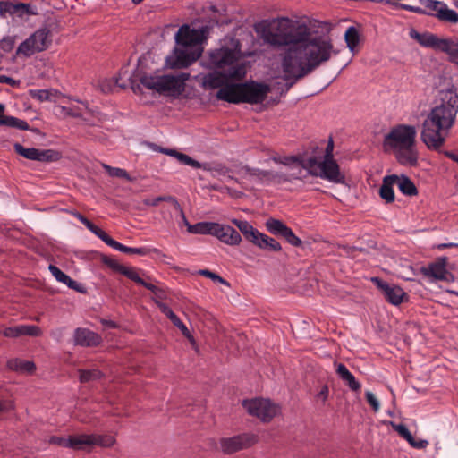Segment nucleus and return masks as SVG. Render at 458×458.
<instances>
[{
	"instance_id": "28",
	"label": "nucleus",
	"mask_w": 458,
	"mask_h": 458,
	"mask_svg": "<svg viewBox=\"0 0 458 458\" xmlns=\"http://www.w3.org/2000/svg\"><path fill=\"white\" fill-rule=\"evenodd\" d=\"M7 367L11 370L28 374H31L36 369L34 362L18 358L9 360L7 361Z\"/></svg>"
},
{
	"instance_id": "37",
	"label": "nucleus",
	"mask_w": 458,
	"mask_h": 458,
	"mask_svg": "<svg viewBox=\"0 0 458 458\" xmlns=\"http://www.w3.org/2000/svg\"><path fill=\"white\" fill-rule=\"evenodd\" d=\"M3 125L12 127V128H16V129L22 130V131L30 130V125L26 121L18 119L13 116H5L4 115V119L0 122V126H3Z\"/></svg>"
},
{
	"instance_id": "41",
	"label": "nucleus",
	"mask_w": 458,
	"mask_h": 458,
	"mask_svg": "<svg viewBox=\"0 0 458 458\" xmlns=\"http://www.w3.org/2000/svg\"><path fill=\"white\" fill-rule=\"evenodd\" d=\"M275 163L283 164L284 165L291 168L292 166L298 165L302 158L295 156L290 157H275L272 158Z\"/></svg>"
},
{
	"instance_id": "9",
	"label": "nucleus",
	"mask_w": 458,
	"mask_h": 458,
	"mask_svg": "<svg viewBox=\"0 0 458 458\" xmlns=\"http://www.w3.org/2000/svg\"><path fill=\"white\" fill-rule=\"evenodd\" d=\"M303 165L307 168L309 174L320 177L333 183L344 184V174L335 159H324L318 161L316 157H308Z\"/></svg>"
},
{
	"instance_id": "17",
	"label": "nucleus",
	"mask_w": 458,
	"mask_h": 458,
	"mask_svg": "<svg viewBox=\"0 0 458 458\" xmlns=\"http://www.w3.org/2000/svg\"><path fill=\"white\" fill-rule=\"evenodd\" d=\"M372 281L376 284L377 287L382 292L385 299L393 305L401 304L405 298L406 293L403 290L395 284H390L378 277L372 278Z\"/></svg>"
},
{
	"instance_id": "35",
	"label": "nucleus",
	"mask_w": 458,
	"mask_h": 458,
	"mask_svg": "<svg viewBox=\"0 0 458 458\" xmlns=\"http://www.w3.org/2000/svg\"><path fill=\"white\" fill-rule=\"evenodd\" d=\"M216 223L214 222H199L193 225H189V233L194 234H209L213 235Z\"/></svg>"
},
{
	"instance_id": "20",
	"label": "nucleus",
	"mask_w": 458,
	"mask_h": 458,
	"mask_svg": "<svg viewBox=\"0 0 458 458\" xmlns=\"http://www.w3.org/2000/svg\"><path fill=\"white\" fill-rule=\"evenodd\" d=\"M73 339L76 345L82 347H95L100 344L102 341V338L98 334L82 327L75 329Z\"/></svg>"
},
{
	"instance_id": "50",
	"label": "nucleus",
	"mask_w": 458,
	"mask_h": 458,
	"mask_svg": "<svg viewBox=\"0 0 458 458\" xmlns=\"http://www.w3.org/2000/svg\"><path fill=\"white\" fill-rule=\"evenodd\" d=\"M49 271L51 272L52 276L60 283L65 282L67 279L68 275L64 273L60 268L54 265L49 266Z\"/></svg>"
},
{
	"instance_id": "43",
	"label": "nucleus",
	"mask_w": 458,
	"mask_h": 458,
	"mask_svg": "<svg viewBox=\"0 0 458 458\" xmlns=\"http://www.w3.org/2000/svg\"><path fill=\"white\" fill-rule=\"evenodd\" d=\"M103 167L105 168V170L108 173V174L112 177H117V178H124L128 181L131 180L128 173L122 169V168H118V167H112L108 165H103Z\"/></svg>"
},
{
	"instance_id": "3",
	"label": "nucleus",
	"mask_w": 458,
	"mask_h": 458,
	"mask_svg": "<svg viewBox=\"0 0 458 458\" xmlns=\"http://www.w3.org/2000/svg\"><path fill=\"white\" fill-rule=\"evenodd\" d=\"M417 131L412 125L399 124L393 127L385 136L383 147L392 151L396 160L403 165L415 166L419 154L415 148Z\"/></svg>"
},
{
	"instance_id": "54",
	"label": "nucleus",
	"mask_w": 458,
	"mask_h": 458,
	"mask_svg": "<svg viewBox=\"0 0 458 458\" xmlns=\"http://www.w3.org/2000/svg\"><path fill=\"white\" fill-rule=\"evenodd\" d=\"M63 284H66L70 289L76 290L77 292L80 293L83 292V290L80 287L78 283L72 280L69 276H67L65 282H63Z\"/></svg>"
},
{
	"instance_id": "47",
	"label": "nucleus",
	"mask_w": 458,
	"mask_h": 458,
	"mask_svg": "<svg viewBox=\"0 0 458 458\" xmlns=\"http://www.w3.org/2000/svg\"><path fill=\"white\" fill-rule=\"evenodd\" d=\"M15 44V38L7 36L0 40V50L4 53H9L13 50Z\"/></svg>"
},
{
	"instance_id": "60",
	"label": "nucleus",
	"mask_w": 458,
	"mask_h": 458,
	"mask_svg": "<svg viewBox=\"0 0 458 458\" xmlns=\"http://www.w3.org/2000/svg\"><path fill=\"white\" fill-rule=\"evenodd\" d=\"M13 408L12 403L8 402L0 401V413L7 411Z\"/></svg>"
},
{
	"instance_id": "14",
	"label": "nucleus",
	"mask_w": 458,
	"mask_h": 458,
	"mask_svg": "<svg viewBox=\"0 0 458 458\" xmlns=\"http://www.w3.org/2000/svg\"><path fill=\"white\" fill-rule=\"evenodd\" d=\"M23 18L25 16L37 15V8L30 4L19 3L13 1H0V16L5 18L6 15Z\"/></svg>"
},
{
	"instance_id": "21",
	"label": "nucleus",
	"mask_w": 458,
	"mask_h": 458,
	"mask_svg": "<svg viewBox=\"0 0 458 458\" xmlns=\"http://www.w3.org/2000/svg\"><path fill=\"white\" fill-rule=\"evenodd\" d=\"M41 334V329L34 325H18L3 330V335L6 337H19L21 335L38 336Z\"/></svg>"
},
{
	"instance_id": "34",
	"label": "nucleus",
	"mask_w": 458,
	"mask_h": 458,
	"mask_svg": "<svg viewBox=\"0 0 458 458\" xmlns=\"http://www.w3.org/2000/svg\"><path fill=\"white\" fill-rule=\"evenodd\" d=\"M439 21H448L451 23L458 22V13L449 9L446 4H443L441 9L437 10V13H433Z\"/></svg>"
},
{
	"instance_id": "46",
	"label": "nucleus",
	"mask_w": 458,
	"mask_h": 458,
	"mask_svg": "<svg viewBox=\"0 0 458 458\" xmlns=\"http://www.w3.org/2000/svg\"><path fill=\"white\" fill-rule=\"evenodd\" d=\"M102 261L105 265H106L108 267L112 268L114 271L122 273L124 266L120 264L117 260L113 259L112 257L104 256L102 259Z\"/></svg>"
},
{
	"instance_id": "6",
	"label": "nucleus",
	"mask_w": 458,
	"mask_h": 458,
	"mask_svg": "<svg viewBox=\"0 0 458 458\" xmlns=\"http://www.w3.org/2000/svg\"><path fill=\"white\" fill-rule=\"evenodd\" d=\"M270 92V87L264 83L249 81L234 85H227L216 94L219 100L229 103L259 104L265 100Z\"/></svg>"
},
{
	"instance_id": "29",
	"label": "nucleus",
	"mask_w": 458,
	"mask_h": 458,
	"mask_svg": "<svg viewBox=\"0 0 458 458\" xmlns=\"http://www.w3.org/2000/svg\"><path fill=\"white\" fill-rule=\"evenodd\" d=\"M260 249H265L270 251H279L281 250L280 243L274 238H271L262 233L258 234V240L253 242Z\"/></svg>"
},
{
	"instance_id": "5",
	"label": "nucleus",
	"mask_w": 458,
	"mask_h": 458,
	"mask_svg": "<svg viewBox=\"0 0 458 458\" xmlns=\"http://www.w3.org/2000/svg\"><path fill=\"white\" fill-rule=\"evenodd\" d=\"M208 66L228 74L237 81L242 80L247 72L245 63L241 58L240 43L232 39L231 47L222 46L208 55Z\"/></svg>"
},
{
	"instance_id": "59",
	"label": "nucleus",
	"mask_w": 458,
	"mask_h": 458,
	"mask_svg": "<svg viewBox=\"0 0 458 458\" xmlns=\"http://www.w3.org/2000/svg\"><path fill=\"white\" fill-rule=\"evenodd\" d=\"M2 83L8 84L10 86H16L17 81L11 77L2 75Z\"/></svg>"
},
{
	"instance_id": "19",
	"label": "nucleus",
	"mask_w": 458,
	"mask_h": 458,
	"mask_svg": "<svg viewBox=\"0 0 458 458\" xmlns=\"http://www.w3.org/2000/svg\"><path fill=\"white\" fill-rule=\"evenodd\" d=\"M213 236H216L222 242L234 246L242 242L241 234L232 226L216 223Z\"/></svg>"
},
{
	"instance_id": "18",
	"label": "nucleus",
	"mask_w": 458,
	"mask_h": 458,
	"mask_svg": "<svg viewBox=\"0 0 458 458\" xmlns=\"http://www.w3.org/2000/svg\"><path fill=\"white\" fill-rule=\"evenodd\" d=\"M231 81L237 80L233 79V77H230L228 74L223 72L213 70V72L207 73L203 77L202 85L206 89H221L227 85H234L233 83H229Z\"/></svg>"
},
{
	"instance_id": "32",
	"label": "nucleus",
	"mask_w": 458,
	"mask_h": 458,
	"mask_svg": "<svg viewBox=\"0 0 458 458\" xmlns=\"http://www.w3.org/2000/svg\"><path fill=\"white\" fill-rule=\"evenodd\" d=\"M246 174L250 176H256L262 181L276 182L278 173L273 171L261 170L259 168L245 167Z\"/></svg>"
},
{
	"instance_id": "24",
	"label": "nucleus",
	"mask_w": 458,
	"mask_h": 458,
	"mask_svg": "<svg viewBox=\"0 0 458 458\" xmlns=\"http://www.w3.org/2000/svg\"><path fill=\"white\" fill-rule=\"evenodd\" d=\"M395 180H398V175L396 174L387 175L383 179L382 185L379 189V196L386 203H392L394 200V191L393 186L394 185Z\"/></svg>"
},
{
	"instance_id": "57",
	"label": "nucleus",
	"mask_w": 458,
	"mask_h": 458,
	"mask_svg": "<svg viewBox=\"0 0 458 458\" xmlns=\"http://www.w3.org/2000/svg\"><path fill=\"white\" fill-rule=\"evenodd\" d=\"M329 394V389L327 385L323 386L320 391L318 393V398H321L323 401H326Z\"/></svg>"
},
{
	"instance_id": "1",
	"label": "nucleus",
	"mask_w": 458,
	"mask_h": 458,
	"mask_svg": "<svg viewBox=\"0 0 458 458\" xmlns=\"http://www.w3.org/2000/svg\"><path fill=\"white\" fill-rule=\"evenodd\" d=\"M255 30L265 44L284 50L282 68L286 79L293 80L290 86L338 53L329 38L315 35L305 23L287 18L263 21Z\"/></svg>"
},
{
	"instance_id": "31",
	"label": "nucleus",
	"mask_w": 458,
	"mask_h": 458,
	"mask_svg": "<svg viewBox=\"0 0 458 458\" xmlns=\"http://www.w3.org/2000/svg\"><path fill=\"white\" fill-rule=\"evenodd\" d=\"M74 217H76L81 224H83L92 233L105 242V239L107 237V233L94 225L91 221H89L86 216L81 215L79 212L73 213Z\"/></svg>"
},
{
	"instance_id": "26",
	"label": "nucleus",
	"mask_w": 458,
	"mask_h": 458,
	"mask_svg": "<svg viewBox=\"0 0 458 458\" xmlns=\"http://www.w3.org/2000/svg\"><path fill=\"white\" fill-rule=\"evenodd\" d=\"M232 223L237 226L243 236L250 242H254L258 240V234L259 232L255 229L248 221L233 219Z\"/></svg>"
},
{
	"instance_id": "56",
	"label": "nucleus",
	"mask_w": 458,
	"mask_h": 458,
	"mask_svg": "<svg viewBox=\"0 0 458 458\" xmlns=\"http://www.w3.org/2000/svg\"><path fill=\"white\" fill-rule=\"evenodd\" d=\"M200 273H201V275H203L208 278H211L213 280H218L221 283H225V280L222 277H220L218 275H216L209 270H202Z\"/></svg>"
},
{
	"instance_id": "22",
	"label": "nucleus",
	"mask_w": 458,
	"mask_h": 458,
	"mask_svg": "<svg viewBox=\"0 0 458 458\" xmlns=\"http://www.w3.org/2000/svg\"><path fill=\"white\" fill-rule=\"evenodd\" d=\"M335 372L340 379L347 386L351 391L359 393L361 389V384L355 378L353 374L343 363H335Z\"/></svg>"
},
{
	"instance_id": "38",
	"label": "nucleus",
	"mask_w": 458,
	"mask_h": 458,
	"mask_svg": "<svg viewBox=\"0 0 458 458\" xmlns=\"http://www.w3.org/2000/svg\"><path fill=\"white\" fill-rule=\"evenodd\" d=\"M344 39L349 49L354 52L360 42L358 30L354 27H349L344 33Z\"/></svg>"
},
{
	"instance_id": "2",
	"label": "nucleus",
	"mask_w": 458,
	"mask_h": 458,
	"mask_svg": "<svg viewBox=\"0 0 458 458\" xmlns=\"http://www.w3.org/2000/svg\"><path fill=\"white\" fill-rule=\"evenodd\" d=\"M458 113V94L446 91L441 98V103L436 106L423 122L421 140L430 149H438L443 146L450 129L455 122Z\"/></svg>"
},
{
	"instance_id": "48",
	"label": "nucleus",
	"mask_w": 458,
	"mask_h": 458,
	"mask_svg": "<svg viewBox=\"0 0 458 458\" xmlns=\"http://www.w3.org/2000/svg\"><path fill=\"white\" fill-rule=\"evenodd\" d=\"M145 287L147 289L150 290L154 293L155 301H156L157 304V301H161L162 300H165L166 298V293L163 289H161L150 283H148V284H146Z\"/></svg>"
},
{
	"instance_id": "25",
	"label": "nucleus",
	"mask_w": 458,
	"mask_h": 458,
	"mask_svg": "<svg viewBox=\"0 0 458 458\" xmlns=\"http://www.w3.org/2000/svg\"><path fill=\"white\" fill-rule=\"evenodd\" d=\"M307 158L305 159H301V161L300 163H298V165H295L293 166H292L290 168L291 172L290 173H282V172H277L278 173V176H277V179H276V182H290L293 179H302L305 177V175H303V170H307V168L303 165V164L306 162Z\"/></svg>"
},
{
	"instance_id": "13",
	"label": "nucleus",
	"mask_w": 458,
	"mask_h": 458,
	"mask_svg": "<svg viewBox=\"0 0 458 458\" xmlns=\"http://www.w3.org/2000/svg\"><path fill=\"white\" fill-rule=\"evenodd\" d=\"M257 442L254 434L243 433L232 437L221 438V450L227 454H233L240 450L248 448Z\"/></svg>"
},
{
	"instance_id": "36",
	"label": "nucleus",
	"mask_w": 458,
	"mask_h": 458,
	"mask_svg": "<svg viewBox=\"0 0 458 458\" xmlns=\"http://www.w3.org/2000/svg\"><path fill=\"white\" fill-rule=\"evenodd\" d=\"M266 227L269 233L280 237L284 236L288 228V226L282 221L275 218L267 219L266 222Z\"/></svg>"
},
{
	"instance_id": "53",
	"label": "nucleus",
	"mask_w": 458,
	"mask_h": 458,
	"mask_svg": "<svg viewBox=\"0 0 458 458\" xmlns=\"http://www.w3.org/2000/svg\"><path fill=\"white\" fill-rule=\"evenodd\" d=\"M63 284H66L70 289L76 290L77 292L80 293L83 292V290L80 287L78 283L72 280L69 276H67L65 282H63Z\"/></svg>"
},
{
	"instance_id": "40",
	"label": "nucleus",
	"mask_w": 458,
	"mask_h": 458,
	"mask_svg": "<svg viewBox=\"0 0 458 458\" xmlns=\"http://www.w3.org/2000/svg\"><path fill=\"white\" fill-rule=\"evenodd\" d=\"M122 275L125 276L129 279L134 281L135 283L143 285L144 287L148 284V282L144 281L139 275L138 271L133 267H124Z\"/></svg>"
},
{
	"instance_id": "62",
	"label": "nucleus",
	"mask_w": 458,
	"mask_h": 458,
	"mask_svg": "<svg viewBox=\"0 0 458 458\" xmlns=\"http://www.w3.org/2000/svg\"><path fill=\"white\" fill-rule=\"evenodd\" d=\"M412 13H419V14L433 15V13H427L425 10L421 9L420 7H417V6H413Z\"/></svg>"
},
{
	"instance_id": "8",
	"label": "nucleus",
	"mask_w": 458,
	"mask_h": 458,
	"mask_svg": "<svg viewBox=\"0 0 458 458\" xmlns=\"http://www.w3.org/2000/svg\"><path fill=\"white\" fill-rule=\"evenodd\" d=\"M50 443L73 450H89L94 445L109 447L114 443L112 436L107 435H72L69 437H52Z\"/></svg>"
},
{
	"instance_id": "45",
	"label": "nucleus",
	"mask_w": 458,
	"mask_h": 458,
	"mask_svg": "<svg viewBox=\"0 0 458 458\" xmlns=\"http://www.w3.org/2000/svg\"><path fill=\"white\" fill-rule=\"evenodd\" d=\"M53 96H54V93L51 90L40 89V90L31 91V97L34 99H38L40 102L52 100Z\"/></svg>"
},
{
	"instance_id": "52",
	"label": "nucleus",
	"mask_w": 458,
	"mask_h": 458,
	"mask_svg": "<svg viewBox=\"0 0 458 458\" xmlns=\"http://www.w3.org/2000/svg\"><path fill=\"white\" fill-rule=\"evenodd\" d=\"M365 397L369 404L372 407L374 411H377L380 408V403L374 395V394L370 391H367L365 394Z\"/></svg>"
},
{
	"instance_id": "12",
	"label": "nucleus",
	"mask_w": 458,
	"mask_h": 458,
	"mask_svg": "<svg viewBox=\"0 0 458 458\" xmlns=\"http://www.w3.org/2000/svg\"><path fill=\"white\" fill-rule=\"evenodd\" d=\"M242 405L250 415L256 416L264 422L270 421L280 411V407L268 399L244 400Z\"/></svg>"
},
{
	"instance_id": "16",
	"label": "nucleus",
	"mask_w": 458,
	"mask_h": 458,
	"mask_svg": "<svg viewBox=\"0 0 458 458\" xmlns=\"http://www.w3.org/2000/svg\"><path fill=\"white\" fill-rule=\"evenodd\" d=\"M14 150L17 154L30 160L49 162L58 159L59 154L52 149H38L35 148H24L20 143H15Z\"/></svg>"
},
{
	"instance_id": "58",
	"label": "nucleus",
	"mask_w": 458,
	"mask_h": 458,
	"mask_svg": "<svg viewBox=\"0 0 458 458\" xmlns=\"http://www.w3.org/2000/svg\"><path fill=\"white\" fill-rule=\"evenodd\" d=\"M101 324L103 326H105L106 327H109V328H117L118 327L117 323H115L113 320L101 319Z\"/></svg>"
},
{
	"instance_id": "51",
	"label": "nucleus",
	"mask_w": 458,
	"mask_h": 458,
	"mask_svg": "<svg viewBox=\"0 0 458 458\" xmlns=\"http://www.w3.org/2000/svg\"><path fill=\"white\" fill-rule=\"evenodd\" d=\"M421 3L430 11L429 13L435 12V13H437V10L441 9L442 4H444L443 2L437 0H422Z\"/></svg>"
},
{
	"instance_id": "33",
	"label": "nucleus",
	"mask_w": 458,
	"mask_h": 458,
	"mask_svg": "<svg viewBox=\"0 0 458 458\" xmlns=\"http://www.w3.org/2000/svg\"><path fill=\"white\" fill-rule=\"evenodd\" d=\"M161 151L166 155L176 157L178 159V161H180L182 164L187 165L193 168H200L201 167V165L199 162H198L197 160H194L188 155L180 153L174 149H166L165 148V149H162Z\"/></svg>"
},
{
	"instance_id": "61",
	"label": "nucleus",
	"mask_w": 458,
	"mask_h": 458,
	"mask_svg": "<svg viewBox=\"0 0 458 458\" xmlns=\"http://www.w3.org/2000/svg\"><path fill=\"white\" fill-rule=\"evenodd\" d=\"M175 327H177L185 336L190 335V332H189L187 327L181 320H180V323H177L175 325Z\"/></svg>"
},
{
	"instance_id": "49",
	"label": "nucleus",
	"mask_w": 458,
	"mask_h": 458,
	"mask_svg": "<svg viewBox=\"0 0 458 458\" xmlns=\"http://www.w3.org/2000/svg\"><path fill=\"white\" fill-rule=\"evenodd\" d=\"M282 237L284 238L293 246L299 247L301 245V239L294 234L290 227L287 228L285 233Z\"/></svg>"
},
{
	"instance_id": "7",
	"label": "nucleus",
	"mask_w": 458,
	"mask_h": 458,
	"mask_svg": "<svg viewBox=\"0 0 458 458\" xmlns=\"http://www.w3.org/2000/svg\"><path fill=\"white\" fill-rule=\"evenodd\" d=\"M190 78V73L180 72L174 75L140 77V83L147 89H154L161 94L179 96L185 89V81Z\"/></svg>"
},
{
	"instance_id": "42",
	"label": "nucleus",
	"mask_w": 458,
	"mask_h": 458,
	"mask_svg": "<svg viewBox=\"0 0 458 458\" xmlns=\"http://www.w3.org/2000/svg\"><path fill=\"white\" fill-rule=\"evenodd\" d=\"M157 307L161 310L163 314H165L171 322L175 326L177 323H180V318L175 315V313L164 302L157 301Z\"/></svg>"
},
{
	"instance_id": "63",
	"label": "nucleus",
	"mask_w": 458,
	"mask_h": 458,
	"mask_svg": "<svg viewBox=\"0 0 458 458\" xmlns=\"http://www.w3.org/2000/svg\"><path fill=\"white\" fill-rule=\"evenodd\" d=\"M63 109L65 111V113L71 116L78 117L80 116V113L77 111H73L71 108L63 107Z\"/></svg>"
},
{
	"instance_id": "23",
	"label": "nucleus",
	"mask_w": 458,
	"mask_h": 458,
	"mask_svg": "<svg viewBox=\"0 0 458 458\" xmlns=\"http://www.w3.org/2000/svg\"><path fill=\"white\" fill-rule=\"evenodd\" d=\"M106 245L110 246L111 248L128 254H137L140 256H147L150 253L151 249L148 247H140V248H132V247H127L113 238H111L109 235L105 239L104 242Z\"/></svg>"
},
{
	"instance_id": "39",
	"label": "nucleus",
	"mask_w": 458,
	"mask_h": 458,
	"mask_svg": "<svg viewBox=\"0 0 458 458\" xmlns=\"http://www.w3.org/2000/svg\"><path fill=\"white\" fill-rule=\"evenodd\" d=\"M80 381L81 383H88L90 381H95L102 377L103 374L98 369H80Z\"/></svg>"
},
{
	"instance_id": "44",
	"label": "nucleus",
	"mask_w": 458,
	"mask_h": 458,
	"mask_svg": "<svg viewBox=\"0 0 458 458\" xmlns=\"http://www.w3.org/2000/svg\"><path fill=\"white\" fill-rule=\"evenodd\" d=\"M162 201L172 202V203L177 204L176 199L172 196H159V197L153 198V199H145L143 200V203L146 206L156 207Z\"/></svg>"
},
{
	"instance_id": "55",
	"label": "nucleus",
	"mask_w": 458,
	"mask_h": 458,
	"mask_svg": "<svg viewBox=\"0 0 458 458\" xmlns=\"http://www.w3.org/2000/svg\"><path fill=\"white\" fill-rule=\"evenodd\" d=\"M334 142L332 139L329 140L327 146L325 149L324 159H334L333 157Z\"/></svg>"
},
{
	"instance_id": "15",
	"label": "nucleus",
	"mask_w": 458,
	"mask_h": 458,
	"mask_svg": "<svg viewBox=\"0 0 458 458\" xmlns=\"http://www.w3.org/2000/svg\"><path fill=\"white\" fill-rule=\"evenodd\" d=\"M447 258H437L434 262L420 268V273L434 281L448 282L452 277L451 273L446 269Z\"/></svg>"
},
{
	"instance_id": "11",
	"label": "nucleus",
	"mask_w": 458,
	"mask_h": 458,
	"mask_svg": "<svg viewBox=\"0 0 458 458\" xmlns=\"http://www.w3.org/2000/svg\"><path fill=\"white\" fill-rule=\"evenodd\" d=\"M51 44V30L47 27L40 28L19 45L16 49V56L29 58L36 53L45 51Z\"/></svg>"
},
{
	"instance_id": "64",
	"label": "nucleus",
	"mask_w": 458,
	"mask_h": 458,
	"mask_svg": "<svg viewBox=\"0 0 458 458\" xmlns=\"http://www.w3.org/2000/svg\"><path fill=\"white\" fill-rule=\"evenodd\" d=\"M112 89H111V82L110 81H104L102 86H101V90L104 91V92H107V91H110Z\"/></svg>"
},
{
	"instance_id": "27",
	"label": "nucleus",
	"mask_w": 458,
	"mask_h": 458,
	"mask_svg": "<svg viewBox=\"0 0 458 458\" xmlns=\"http://www.w3.org/2000/svg\"><path fill=\"white\" fill-rule=\"evenodd\" d=\"M393 427H394V429L403 438H404L411 446L421 449V448H425L428 445V443L426 440L416 441L405 425L397 424V425H394Z\"/></svg>"
},
{
	"instance_id": "4",
	"label": "nucleus",
	"mask_w": 458,
	"mask_h": 458,
	"mask_svg": "<svg viewBox=\"0 0 458 458\" xmlns=\"http://www.w3.org/2000/svg\"><path fill=\"white\" fill-rule=\"evenodd\" d=\"M208 31V26L191 29L189 25H182L175 35V40L185 49L176 50L173 60L168 59L169 64L173 67L184 68L196 61L200 56V51L199 49L189 50L187 47L200 45L207 38Z\"/></svg>"
},
{
	"instance_id": "30",
	"label": "nucleus",
	"mask_w": 458,
	"mask_h": 458,
	"mask_svg": "<svg viewBox=\"0 0 458 458\" xmlns=\"http://www.w3.org/2000/svg\"><path fill=\"white\" fill-rule=\"evenodd\" d=\"M394 185H396L400 191L404 195L415 196L418 193L414 183L407 176H398V180L394 181Z\"/></svg>"
},
{
	"instance_id": "10",
	"label": "nucleus",
	"mask_w": 458,
	"mask_h": 458,
	"mask_svg": "<svg viewBox=\"0 0 458 458\" xmlns=\"http://www.w3.org/2000/svg\"><path fill=\"white\" fill-rule=\"evenodd\" d=\"M409 35L424 47L444 52L453 60L458 59V39L456 38H441L430 32L420 33L414 29L410 30Z\"/></svg>"
}]
</instances>
